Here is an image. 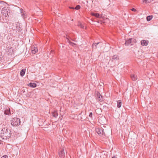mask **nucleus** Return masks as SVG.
Masks as SVG:
<instances>
[{
	"label": "nucleus",
	"mask_w": 158,
	"mask_h": 158,
	"mask_svg": "<svg viewBox=\"0 0 158 158\" xmlns=\"http://www.w3.org/2000/svg\"><path fill=\"white\" fill-rule=\"evenodd\" d=\"M100 43L98 42L96 43H93L92 44V47L93 48L96 49L97 48V45L98 44H100Z\"/></svg>",
	"instance_id": "6ab92c4d"
},
{
	"label": "nucleus",
	"mask_w": 158,
	"mask_h": 158,
	"mask_svg": "<svg viewBox=\"0 0 158 158\" xmlns=\"http://www.w3.org/2000/svg\"><path fill=\"white\" fill-rule=\"evenodd\" d=\"M143 2L145 3H147L148 2L147 0H143Z\"/></svg>",
	"instance_id": "c756f323"
},
{
	"label": "nucleus",
	"mask_w": 158,
	"mask_h": 158,
	"mask_svg": "<svg viewBox=\"0 0 158 158\" xmlns=\"http://www.w3.org/2000/svg\"><path fill=\"white\" fill-rule=\"evenodd\" d=\"M6 5V3L5 2L3 1H0V9L4 7H6L5 6Z\"/></svg>",
	"instance_id": "ddd939ff"
},
{
	"label": "nucleus",
	"mask_w": 158,
	"mask_h": 158,
	"mask_svg": "<svg viewBox=\"0 0 158 158\" xmlns=\"http://www.w3.org/2000/svg\"><path fill=\"white\" fill-rule=\"evenodd\" d=\"M91 15L92 16H94L97 18H100L102 17L101 15H100L98 13H91Z\"/></svg>",
	"instance_id": "9b49d317"
},
{
	"label": "nucleus",
	"mask_w": 158,
	"mask_h": 158,
	"mask_svg": "<svg viewBox=\"0 0 158 158\" xmlns=\"http://www.w3.org/2000/svg\"><path fill=\"white\" fill-rule=\"evenodd\" d=\"M16 25V24L9 22V28L10 29H12L15 30V26Z\"/></svg>",
	"instance_id": "0eeeda50"
},
{
	"label": "nucleus",
	"mask_w": 158,
	"mask_h": 158,
	"mask_svg": "<svg viewBox=\"0 0 158 158\" xmlns=\"http://www.w3.org/2000/svg\"><path fill=\"white\" fill-rule=\"evenodd\" d=\"M142 93H144V92H143V90L142 91Z\"/></svg>",
	"instance_id": "c9c22d12"
},
{
	"label": "nucleus",
	"mask_w": 158,
	"mask_h": 158,
	"mask_svg": "<svg viewBox=\"0 0 158 158\" xmlns=\"http://www.w3.org/2000/svg\"><path fill=\"white\" fill-rule=\"evenodd\" d=\"M9 22H5L3 23V25L6 28L9 27Z\"/></svg>",
	"instance_id": "4be33fe9"
},
{
	"label": "nucleus",
	"mask_w": 158,
	"mask_h": 158,
	"mask_svg": "<svg viewBox=\"0 0 158 158\" xmlns=\"http://www.w3.org/2000/svg\"><path fill=\"white\" fill-rule=\"evenodd\" d=\"M66 39L67 40L68 42L70 44L72 45L73 46L74 45H75V44L73 42H70V40H69V39L67 37Z\"/></svg>",
	"instance_id": "5701e85b"
},
{
	"label": "nucleus",
	"mask_w": 158,
	"mask_h": 158,
	"mask_svg": "<svg viewBox=\"0 0 158 158\" xmlns=\"http://www.w3.org/2000/svg\"><path fill=\"white\" fill-rule=\"evenodd\" d=\"M69 8L71 9H75V8H74L73 7H69Z\"/></svg>",
	"instance_id": "7c9ffc66"
},
{
	"label": "nucleus",
	"mask_w": 158,
	"mask_h": 158,
	"mask_svg": "<svg viewBox=\"0 0 158 158\" xmlns=\"http://www.w3.org/2000/svg\"><path fill=\"white\" fill-rule=\"evenodd\" d=\"M97 133L101 136H103L105 135L104 132L103 131V129L102 128L98 127L96 129Z\"/></svg>",
	"instance_id": "20e7f679"
},
{
	"label": "nucleus",
	"mask_w": 158,
	"mask_h": 158,
	"mask_svg": "<svg viewBox=\"0 0 158 158\" xmlns=\"http://www.w3.org/2000/svg\"><path fill=\"white\" fill-rule=\"evenodd\" d=\"M131 10L133 11H136V10L134 8H132Z\"/></svg>",
	"instance_id": "cd10ccee"
},
{
	"label": "nucleus",
	"mask_w": 158,
	"mask_h": 158,
	"mask_svg": "<svg viewBox=\"0 0 158 158\" xmlns=\"http://www.w3.org/2000/svg\"><path fill=\"white\" fill-rule=\"evenodd\" d=\"M20 123L19 118H14L12 119L11 124L13 126L16 127L20 125Z\"/></svg>",
	"instance_id": "7ed1b4c3"
},
{
	"label": "nucleus",
	"mask_w": 158,
	"mask_h": 158,
	"mask_svg": "<svg viewBox=\"0 0 158 158\" xmlns=\"http://www.w3.org/2000/svg\"><path fill=\"white\" fill-rule=\"evenodd\" d=\"M21 25H20V23H17L16 24V28L17 29V31L19 32H20L22 30L21 29V27H20Z\"/></svg>",
	"instance_id": "4468645a"
},
{
	"label": "nucleus",
	"mask_w": 158,
	"mask_h": 158,
	"mask_svg": "<svg viewBox=\"0 0 158 158\" xmlns=\"http://www.w3.org/2000/svg\"><path fill=\"white\" fill-rule=\"evenodd\" d=\"M58 115V114L56 112H54L52 113V116L53 117L56 118Z\"/></svg>",
	"instance_id": "b1692460"
},
{
	"label": "nucleus",
	"mask_w": 158,
	"mask_h": 158,
	"mask_svg": "<svg viewBox=\"0 0 158 158\" xmlns=\"http://www.w3.org/2000/svg\"><path fill=\"white\" fill-rule=\"evenodd\" d=\"M112 158H117L115 157H112Z\"/></svg>",
	"instance_id": "72a5a7b5"
},
{
	"label": "nucleus",
	"mask_w": 158,
	"mask_h": 158,
	"mask_svg": "<svg viewBox=\"0 0 158 158\" xmlns=\"http://www.w3.org/2000/svg\"><path fill=\"white\" fill-rule=\"evenodd\" d=\"M153 16L152 15H149L147 17V20L148 21H150L152 18Z\"/></svg>",
	"instance_id": "aec40b11"
},
{
	"label": "nucleus",
	"mask_w": 158,
	"mask_h": 158,
	"mask_svg": "<svg viewBox=\"0 0 158 158\" xmlns=\"http://www.w3.org/2000/svg\"><path fill=\"white\" fill-rule=\"evenodd\" d=\"M10 13V11L8 7H6L2 8V14L3 16L8 18L9 17V14Z\"/></svg>",
	"instance_id": "f03ea898"
},
{
	"label": "nucleus",
	"mask_w": 158,
	"mask_h": 158,
	"mask_svg": "<svg viewBox=\"0 0 158 158\" xmlns=\"http://www.w3.org/2000/svg\"><path fill=\"white\" fill-rule=\"evenodd\" d=\"M28 85V86L32 88H35L36 86V84L34 83H30Z\"/></svg>",
	"instance_id": "a211bd4d"
},
{
	"label": "nucleus",
	"mask_w": 158,
	"mask_h": 158,
	"mask_svg": "<svg viewBox=\"0 0 158 158\" xmlns=\"http://www.w3.org/2000/svg\"><path fill=\"white\" fill-rule=\"evenodd\" d=\"M4 114H5L9 115L10 114V109L9 108L7 109L4 111Z\"/></svg>",
	"instance_id": "2eb2a0df"
},
{
	"label": "nucleus",
	"mask_w": 158,
	"mask_h": 158,
	"mask_svg": "<svg viewBox=\"0 0 158 158\" xmlns=\"http://www.w3.org/2000/svg\"><path fill=\"white\" fill-rule=\"evenodd\" d=\"M119 108L121 106V102H120V101H119Z\"/></svg>",
	"instance_id": "c85d7f7f"
},
{
	"label": "nucleus",
	"mask_w": 158,
	"mask_h": 158,
	"mask_svg": "<svg viewBox=\"0 0 158 158\" xmlns=\"http://www.w3.org/2000/svg\"><path fill=\"white\" fill-rule=\"evenodd\" d=\"M1 54H0V59H1Z\"/></svg>",
	"instance_id": "f704fd0d"
},
{
	"label": "nucleus",
	"mask_w": 158,
	"mask_h": 158,
	"mask_svg": "<svg viewBox=\"0 0 158 158\" xmlns=\"http://www.w3.org/2000/svg\"><path fill=\"white\" fill-rule=\"evenodd\" d=\"M81 8V6L79 5H77L75 7V9L76 10H78L79 9Z\"/></svg>",
	"instance_id": "393cba45"
},
{
	"label": "nucleus",
	"mask_w": 158,
	"mask_h": 158,
	"mask_svg": "<svg viewBox=\"0 0 158 158\" xmlns=\"http://www.w3.org/2000/svg\"><path fill=\"white\" fill-rule=\"evenodd\" d=\"M131 79L133 81H135L137 79V78L136 75H135L134 74H131Z\"/></svg>",
	"instance_id": "f8f14e48"
},
{
	"label": "nucleus",
	"mask_w": 158,
	"mask_h": 158,
	"mask_svg": "<svg viewBox=\"0 0 158 158\" xmlns=\"http://www.w3.org/2000/svg\"><path fill=\"white\" fill-rule=\"evenodd\" d=\"M117 106L118 107V102L117 101Z\"/></svg>",
	"instance_id": "2f4dec72"
},
{
	"label": "nucleus",
	"mask_w": 158,
	"mask_h": 158,
	"mask_svg": "<svg viewBox=\"0 0 158 158\" xmlns=\"http://www.w3.org/2000/svg\"><path fill=\"white\" fill-rule=\"evenodd\" d=\"M93 114L92 112H90L89 114V116L91 118H92Z\"/></svg>",
	"instance_id": "a878e982"
},
{
	"label": "nucleus",
	"mask_w": 158,
	"mask_h": 158,
	"mask_svg": "<svg viewBox=\"0 0 158 158\" xmlns=\"http://www.w3.org/2000/svg\"><path fill=\"white\" fill-rule=\"evenodd\" d=\"M141 43L143 46H146L148 45L147 42L144 40H143L141 41Z\"/></svg>",
	"instance_id": "dca6fc26"
},
{
	"label": "nucleus",
	"mask_w": 158,
	"mask_h": 158,
	"mask_svg": "<svg viewBox=\"0 0 158 158\" xmlns=\"http://www.w3.org/2000/svg\"><path fill=\"white\" fill-rule=\"evenodd\" d=\"M96 98L97 100L100 102H102L103 100V97L98 92L97 94Z\"/></svg>",
	"instance_id": "423d86ee"
},
{
	"label": "nucleus",
	"mask_w": 158,
	"mask_h": 158,
	"mask_svg": "<svg viewBox=\"0 0 158 158\" xmlns=\"http://www.w3.org/2000/svg\"><path fill=\"white\" fill-rule=\"evenodd\" d=\"M26 69H23L21 71L20 75L22 77L25 74Z\"/></svg>",
	"instance_id": "f3484780"
},
{
	"label": "nucleus",
	"mask_w": 158,
	"mask_h": 158,
	"mask_svg": "<svg viewBox=\"0 0 158 158\" xmlns=\"http://www.w3.org/2000/svg\"><path fill=\"white\" fill-rule=\"evenodd\" d=\"M1 158H8V156L6 155H4Z\"/></svg>",
	"instance_id": "bb28decb"
},
{
	"label": "nucleus",
	"mask_w": 158,
	"mask_h": 158,
	"mask_svg": "<svg viewBox=\"0 0 158 158\" xmlns=\"http://www.w3.org/2000/svg\"><path fill=\"white\" fill-rule=\"evenodd\" d=\"M53 52H54L53 51H52L50 53L51 54L52 53V54H53Z\"/></svg>",
	"instance_id": "473e14b6"
},
{
	"label": "nucleus",
	"mask_w": 158,
	"mask_h": 158,
	"mask_svg": "<svg viewBox=\"0 0 158 158\" xmlns=\"http://www.w3.org/2000/svg\"><path fill=\"white\" fill-rule=\"evenodd\" d=\"M11 135L10 130L7 127L3 128L0 133V135L3 139L9 138Z\"/></svg>",
	"instance_id": "f257e3e1"
},
{
	"label": "nucleus",
	"mask_w": 158,
	"mask_h": 158,
	"mask_svg": "<svg viewBox=\"0 0 158 158\" xmlns=\"http://www.w3.org/2000/svg\"><path fill=\"white\" fill-rule=\"evenodd\" d=\"M31 50L32 53L33 54H35L38 51L37 48L35 47H32Z\"/></svg>",
	"instance_id": "9d476101"
},
{
	"label": "nucleus",
	"mask_w": 158,
	"mask_h": 158,
	"mask_svg": "<svg viewBox=\"0 0 158 158\" xmlns=\"http://www.w3.org/2000/svg\"><path fill=\"white\" fill-rule=\"evenodd\" d=\"M59 156L61 158H63L64 157V149H62L59 153Z\"/></svg>",
	"instance_id": "1a4fd4ad"
},
{
	"label": "nucleus",
	"mask_w": 158,
	"mask_h": 158,
	"mask_svg": "<svg viewBox=\"0 0 158 158\" xmlns=\"http://www.w3.org/2000/svg\"><path fill=\"white\" fill-rule=\"evenodd\" d=\"M20 13L24 19L26 18V13L25 11H24L23 9L20 10Z\"/></svg>",
	"instance_id": "6e6552de"
},
{
	"label": "nucleus",
	"mask_w": 158,
	"mask_h": 158,
	"mask_svg": "<svg viewBox=\"0 0 158 158\" xmlns=\"http://www.w3.org/2000/svg\"><path fill=\"white\" fill-rule=\"evenodd\" d=\"M135 43L136 42V40L133 38L129 39L128 40L126 41L125 44L126 45H128L132 43Z\"/></svg>",
	"instance_id": "39448f33"
},
{
	"label": "nucleus",
	"mask_w": 158,
	"mask_h": 158,
	"mask_svg": "<svg viewBox=\"0 0 158 158\" xmlns=\"http://www.w3.org/2000/svg\"><path fill=\"white\" fill-rule=\"evenodd\" d=\"M77 25L82 28H84V26L83 24L80 22H78Z\"/></svg>",
	"instance_id": "412c9836"
}]
</instances>
